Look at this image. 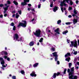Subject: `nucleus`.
<instances>
[{
	"label": "nucleus",
	"instance_id": "f257e3e1",
	"mask_svg": "<svg viewBox=\"0 0 79 79\" xmlns=\"http://www.w3.org/2000/svg\"><path fill=\"white\" fill-rule=\"evenodd\" d=\"M66 2L68 4H70L71 5H72L73 4V2L71 0H64L62 2H61V3L60 4L61 6H67V4L64 3L65 2Z\"/></svg>",
	"mask_w": 79,
	"mask_h": 79
},
{
	"label": "nucleus",
	"instance_id": "f03ea898",
	"mask_svg": "<svg viewBox=\"0 0 79 79\" xmlns=\"http://www.w3.org/2000/svg\"><path fill=\"white\" fill-rule=\"evenodd\" d=\"M40 34H41V31L40 29H36L35 32L34 33V35H35L36 37H40Z\"/></svg>",
	"mask_w": 79,
	"mask_h": 79
},
{
	"label": "nucleus",
	"instance_id": "7ed1b4c3",
	"mask_svg": "<svg viewBox=\"0 0 79 79\" xmlns=\"http://www.w3.org/2000/svg\"><path fill=\"white\" fill-rule=\"evenodd\" d=\"M70 47H73L77 48V41L75 40V41H71V44H70Z\"/></svg>",
	"mask_w": 79,
	"mask_h": 79
},
{
	"label": "nucleus",
	"instance_id": "20e7f679",
	"mask_svg": "<svg viewBox=\"0 0 79 79\" xmlns=\"http://www.w3.org/2000/svg\"><path fill=\"white\" fill-rule=\"evenodd\" d=\"M22 22L23 23H19V24L18 26V27H20V26H22L23 27H26V25H27L26 22L24 20H23Z\"/></svg>",
	"mask_w": 79,
	"mask_h": 79
},
{
	"label": "nucleus",
	"instance_id": "39448f33",
	"mask_svg": "<svg viewBox=\"0 0 79 79\" xmlns=\"http://www.w3.org/2000/svg\"><path fill=\"white\" fill-rule=\"evenodd\" d=\"M69 79H77V76H75L73 77V74L71 73H69Z\"/></svg>",
	"mask_w": 79,
	"mask_h": 79
},
{
	"label": "nucleus",
	"instance_id": "423d86ee",
	"mask_svg": "<svg viewBox=\"0 0 79 79\" xmlns=\"http://www.w3.org/2000/svg\"><path fill=\"white\" fill-rule=\"evenodd\" d=\"M8 4H5V6L6 7H4L3 9L4 10V13H6V10H8V8L9 7V6H7Z\"/></svg>",
	"mask_w": 79,
	"mask_h": 79
},
{
	"label": "nucleus",
	"instance_id": "0eeeda50",
	"mask_svg": "<svg viewBox=\"0 0 79 79\" xmlns=\"http://www.w3.org/2000/svg\"><path fill=\"white\" fill-rule=\"evenodd\" d=\"M24 2H22L21 4L22 5H23V6L27 5L26 2H29V0H24Z\"/></svg>",
	"mask_w": 79,
	"mask_h": 79
},
{
	"label": "nucleus",
	"instance_id": "6e6552de",
	"mask_svg": "<svg viewBox=\"0 0 79 79\" xmlns=\"http://www.w3.org/2000/svg\"><path fill=\"white\" fill-rule=\"evenodd\" d=\"M18 38H19V36L17 34H15L14 36V40H17L18 39Z\"/></svg>",
	"mask_w": 79,
	"mask_h": 79
},
{
	"label": "nucleus",
	"instance_id": "1a4fd4ad",
	"mask_svg": "<svg viewBox=\"0 0 79 79\" xmlns=\"http://www.w3.org/2000/svg\"><path fill=\"white\" fill-rule=\"evenodd\" d=\"M77 19H73V24H75L76 23H77L78 22V19H79V18L77 17Z\"/></svg>",
	"mask_w": 79,
	"mask_h": 79
},
{
	"label": "nucleus",
	"instance_id": "9d476101",
	"mask_svg": "<svg viewBox=\"0 0 79 79\" xmlns=\"http://www.w3.org/2000/svg\"><path fill=\"white\" fill-rule=\"evenodd\" d=\"M30 76H32V77H36L37 76V75L35 74V72H32V73L30 74Z\"/></svg>",
	"mask_w": 79,
	"mask_h": 79
},
{
	"label": "nucleus",
	"instance_id": "9b49d317",
	"mask_svg": "<svg viewBox=\"0 0 79 79\" xmlns=\"http://www.w3.org/2000/svg\"><path fill=\"white\" fill-rule=\"evenodd\" d=\"M3 58L2 57L0 58V61H2L1 62V64H5V61L4 60H3Z\"/></svg>",
	"mask_w": 79,
	"mask_h": 79
},
{
	"label": "nucleus",
	"instance_id": "f8f14e48",
	"mask_svg": "<svg viewBox=\"0 0 79 79\" xmlns=\"http://www.w3.org/2000/svg\"><path fill=\"white\" fill-rule=\"evenodd\" d=\"M52 55L54 56H55V57H58V56L57 55V52H55L52 53Z\"/></svg>",
	"mask_w": 79,
	"mask_h": 79
},
{
	"label": "nucleus",
	"instance_id": "ddd939ff",
	"mask_svg": "<svg viewBox=\"0 0 79 79\" xmlns=\"http://www.w3.org/2000/svg\"><path fill=\"white\" fill-rule=\"evenodd\" d=\"M58 10V7H55L54 8L53 11L54 12H56Z\"/></svg>",
	"mask_w": 79,
	"mask_h": 79
},
{
	"label": "nucleus",
	"instance_id": "4468645a",
	"mask_svg": "<svg viewBox=\"0 0 79 79\" xmlns=\"http://www.w3.org/2000/svg\"><path fill=\"white\" fill-rule=\"evenodd\" d=\"M59 29H60L59 28H58L55 30L56 32V33L58 34H60V32H58Z\"/></svg>",
	"mask_w": 79,
	"mask_h": 79
},
{
	"label": "nucleus",
	"instance_id": "2eb2a0df",
	"mask_svg": "<svg viewBox=\"0 0 79 79\" xmlns=\"http://www.w3.org/2000/svg\"><path fill=\"white\" fill-rule=\"evenodd\" d=\"M71 54L69 53H67V54H66L65 55V57H68V56H70Z\"/></svg>",
	"mask_w": 79,
	"mask_h": 79
},
{
	"label": "nucleus",
	"instance_id": "dca6fc26",
	"mask_svg": "<svg viewBox=\"0 0 79 79\" xmlns=\"http://www.w3.org/2000/svg\"><path fill=\"white\" fill-rule=\"evenodd\" d=\"M34 44V43L33 41L29 43V45L30 46H33Z\"/></svg>",
	"mask_w": 79,
	"mask_h": 79
},
{
	"label": "nucleus",
	"instance_id": "f3484780",
	"mask_svg": "<svg viewBox=\"0 0 79 79\" xmlns=\"http://www.w3.org/2000/svg\"><path fill=\"white\" fill-rule=\"evenodd\" d=\"M73 12L75 14V15H77L78 13V12L77 11V10H76L75 9L73 10Z\"/></svg>",
	"mask_w": 79,
	"mask_h": 79
},
{
	"label": "nucleus",
	"instance_id": "a211bd4d",
	"mask_svg": "<svg viewBox=\"0 0 79 79\" xmlns=\"http://www.w3.org/2000/svg\"><path fill=\"white\" fill-rule=\"evenodd\" d=\"M38 64H39V63H36L33 65V66L34 68H35L37 66Z\"/></svg>",
	"mask_w": 79,
	"mask_h": 79
},
{
	"label": "nucleus",
	"instance_id": "6ab92c4d",
	"mask_svg": "<svg viewBox=\"0 0 79 79\" xmlns=\"http://www.w3.org/2000/svg\"><path fill=\"white\" fill-rule=\"evenodd\" d=\"M56 73H54L53 76H52V77L53 78H56Z\"/></svg>",
	"mask_w": 79,
	"mask_h": 79
},
{
	"label": "nucleus",
	"instance_id": "aec40b11",
	"mask_svg": "<svg viewBox=\"0 0 79 79\" xmlns=\"http://www.w3.org/2000/svg\"><path fill=\"white\" fill-rule=\"evenodd\" d=\"M70 60V57H68L65 59V61H67L68 62H69V60Z\"/></svg>",
	"mask_w": 79,
	"mask_h": 79
},
{
	"label": "nucleus",
	"instance_id": "412c9836",
	"mask_svg": "<svg viewBox=\"0 0 79 79\" xmlns=\"http://www.w3.org/2000/svg\"><path fill=\"white\" fill-rule=\"evenodd\" d=\"M48 32H49V34L50 35H51V36H53V33L52 32H50V30H48Z\"/></svg>",
	"mask_w": 79,
	"mask_h": 79
},
{
	"label": "nucleus",
	"instance_id": "4be33fe9",
	"mask_svg": "<svg viewBox=\"0 0 79 79\" xmlns=\"http://www.w3.org/2000/svg\"><path fill=\"white\" fill-rule=\"evenodd\" d=\"M19 15H18V13H17L16 14V18H19Z\"/></svg>",
	"mask_w": 79,
	"mask_h": 79
},
{
	"label": "nucleus",
	"instance_id": "5701e85b",
	"mask_svg": "<svg viewBox=\"0 0 79 79\" xmlns=\"http://www.w3.org/2000/svg\"><path fill=\"white\" fill-rule=\"evenodd\" d=\"M69 68H71V66H72V63H69Z\"/></svg>",
	"mask_w": 79,
	"mask_h": 79
},
{
	"label": "nucleus",
	"instance_id": "b1692460",
	"mask_svg": "<svg viewBox=\"0 0 79 79\" xmlns=\"http://www.w3.org/2000/svg\"><path fill=\"white\" fill-rule=\"evenodd\" d=\"M24 40V39L23 38H21L20 39V42H23Z\"/></svg>",
	"mask_w": 79,
	"mask_h": 79
},
{
	"label": "nucleus",
	"instance_id": "393cba45",
	"mask_svg": "<svg viewBox=\"0 0 79 79\" xmlns=\"http://www.w3.org/2000/svg\"><path fill=\"white\" fill-rule=\"evenodd\" d=\"M68 32V31L67 30L66 31H63L62 33H63V34H66V33H67V32Z\"/></svg>",
	"mask_w": 79,
	"mask_h": 79
},
{
	"label": "nucleus",
	"instance_id": "a878e982",
	"mask_svg": "<svg viewBox=\"0 0 79 79\" xmlns=\"http://www.w3.org/2000/svg\"><path fill=\"white\" fill-rule=\"evenodd\" d=\"M20 73H21L22 74H24L25 73L24 72V70H21L20 71Z\"/></svg>",
	"mask_w": 79,
	"mask_h": 79
},
{
	"label": "nucleus",
	"instance_id": "bb28decb",
	"mask_svg": "<svg viewBox=\"0 0 79 79\" xmlns=\"http://www.w3.org/2000/svg\"><path fill=\"white\" fill-rule=\"evenodd\" d=\"M13 3L16 5H18V2H16L15 1H14Z\"/></svg>",
	"mask_w": 79,
	"mask_h": 79
},
{
	"label": "nucleus",
	"instance_id": "cd10ccee",
	"mask_svg": "<svg viewBox=\"0 0 79 79\" xmlns=\"http://www.w3.org/2000/svg\"><path fill=\"white\" fill-rule=\"evenodd\" d=\"M61 23V20H59L57 21V24H60Z\"/></svg>",
	"mask_w": 79,
	"mask_h": 79
},
{
	"label": "nucleus",
	"instance_id": "c85d7f7f",
	"mask_svg": "<svg viewBox=\"0 0 79 79\" xmlns=\"http://www.w3.org/2000/svg\"><path fill=\"white\" fill-rule=\"evenodd\" d=\"M44 40L43 38H41L39 40L40 42H42L43 40Z\"/></svg>",
	"mask_w": 79,
	"mask_h": 79
},
{
	"label": "nucleus",
	"instance_id": "c756f323",
	"mask_svg": "<svg viewBox=\"0 0 79 79\" xmlns=\"http://www.w3.org/2000/svg\"><path fill=\"white\" fill-rule=\"evenodd\" d=\"M55 50V49L54 48H52L51 49V51L52 52H54Z\"/></svg>",
	"mask_w": 79,
	"mask_h": 79
},
{
	"label": "nucleus",
	"instance_id": "7c9ffc66",
	"mask_svg": "<svg viewBox=\"0 0 79 79\" xmlns=\"http://www.w3.org/2000/svg\"><path fill=\"white\" fill-rule=\"evenodd\" d=\"M74 71V67L72 68L71 69V72H73Z\"/></svg>",
	"mask_w": 79,
	"mask_h": 79
},
{
	"label": "nucleus",
	"instance_id": "2f4dec72",
	"mask_svg": "<svg viewBox=\"0 0 79 79\" xmlns=\"http://www.w3.org/2000/svg\"><path fill=\"white\" fill-rule=\"evenodd\" d=\"M67 72H68V73H69H69H70L71 74H73V73H72L71 72L69 73V72H70V69H68Z\"/></svg>",
	"mask_w": 79,
	"mask_h": 79
},
{
	"label": "nucleus",
	"instance_id": "473e14b6",
	"mask_svg": "<svg viewBox=\"0 0 79 79\" xmlns=\"http://www.w3.org/2000/svg\"><path fill=\"white\" fill-rule=\"evenodd\" d=\"M65 24L67 25H68V24H72V23H71V22H67V23H65Z\"/></svg>",
	"mask_w": 79,
	"mask_h": 79
},
{
	"label": "nucleus",
	"instance_id": "72a5a7b5",
	"mask_svg": "<svg viewBox=\"0 0 79 79\" xmlns=\"http://www.w3.org/2000/svg\"><path fill=\"white\" fill-rule=\"evenodd\" d=\"M75 68L76 69H79V67H77V64H75Z\"/></svg>",
	"mask_w": 79,
	"mask_h": 79
},
{
	"label": "nucleus",
	"instance_id": "f704fd0d",
	"mask_svg": "<svg viewBox=\"0 0 79 79\" xmlns=\"http://www.w3.org/2000/svg\"><path fill=\"white\" fill-rule=\"evenodd\" d=\"M66 71H67L66 69H64V74H66Z\"/></svg>",
	"mask_w": 79,
	"mask_h": 79
},
{
	"label": "nucleus",
	"instance_id": "c9c22d12",
	"mask_svg": "<svg viewBox=\"0 0 79 79\" xmlns=\"http://www.w3.org/2000/svg\"><path fill=\"white\" fill-rule=\"evenodd\" d=\"M7 3H8V4H11V2H10V1H7Z\"/></svg>",
	"mask_w": 79,
	"mask_h": 79
},
{
	"label": "nucleus",
	"instance_id": "e433bc0d",
	"mask_svg": "<svg viewBox=\"0 0 79 79\" xmlns=\"http://www.w3.org/2000/svg\"><path fill=\"white\" fill-rule=\"evenodd\" d=\"M10 26H14L15 24H14V23H12L11 24H10Z\"/></svg>",
	"mask_w": 79,
	"mask_h": 79
},
{
	"label": "nucleus",
	"instance_id": "4c0bfd02",
	"mask_svg": "<svg viewBox=\"0 0 79 79\" xmlns=\"http://www.w3.org/2000/svg\"><path fill=\"white\" fill-rule=\"evenodd\" d=\"M77 51H75L73 53L74 55H77Z\"/></svg>",
	"mask_w": 79,
	"mask_h": 79
},
{
	"label": "nucleus",
	"instance_id": "58836bf2",
	"mask_svg": "<svg viewBox=\"0 0 79 79\" xmlns=\"http://www.w3.org/2000/svg\"><path fill=\"white\" fill-rule=\"evenodd\" d=\"M50 7H52L53 6V2H51L50 3Z\"/></svg>",
	"mask_w": 79,
	"mask_h": 79
},
{
	"label": "nucleus",
	"instance_id": "ea45409f",
	"mask_svg": "<svg viewBox=\"0 0 79 79\" xmlns=\"http://www.w3.org/2000/svg\"><path fill=\"white\" fill-rule=\"evenodd\" d=\"M35 18H33V19H32L31 20V22H34V21H35Z\"/></svg>",
	"mask_w": 79,
	"mask_h": 79
},
{
	"label": "nucleus",
	"instance_id": "a19ab883",
	"mask_svg": "<svg viewBox=\"0 0 79 79\" xmlns=\"http://www.w3.org/2000/svg\"><path fill=\"white\" fill-rule=\"evenodd\" d=\"M72 10V7H69V10L70 11V10Z\"/></svg>",
	"mask_w": 79,
	"mask_h": 79
},
{
	"label": "nucleus",
	"instance_id": "79ce46f5",
	"mask_svg": "<svg viewBox=\"0 0 79 79\" xmlns=\"http://www.w3.org/2000/svg\"><path fill=\"white\" fill-rule=\"evenodd\" d=\"M60 74V73L58 72L57 73H56V76H59Z\"/></svg>",
	"mask_w": 79,
	"mask_h": 79
},
{
	"label": "nucleus",
	"instance_id": "37998d69",
	"mask_svg": "<svg viewBox=\"0 0 79 79\" xmlns=\"http://www.w3.org/2000/svg\"><path fill=\"white\" fill-rule=\"evenodd\" d=\"M61 10L62 13H63V12H64V11H63V7H61Z\"/></svg>",
	"mask_w": 79,
	"mask_h": 79
},
{
	"label": "nucleus",
	"instance_id": "c03bdc74",
	"mask_svg": "<svg viewBox=\"0 0 79 79\" xmlns=\"http://www.w3.org/2000/svg\"><path fill=\"white\" fill-rule=\"evenodd\" d=\"M55 61H56L57 60H58V57H55Z\"/></svg>",
	"mask_w": 79,
	"mask_h": 79
},
{
	"label": "nucleus",
	"instance_id": "a18cd8bd",
	"mask_svg": "<svg viewBox=\"0 0 79 79\" xmlns=\"http://www.w3.org/2000/svg\"><path fill=\"white\" fill-rule=\"evenodd\" d=\"M16 29V27H15V26H14L13 28V31H15Z\"/></svg>",
	"mask_w": 79,
	"mask_h": 79
},
{
	"label": "nucleus",
	"instance_id": "49530a36",
	"mask_svg": "<svg viewBox=\"0 0 79 79\" xmlns=\"http://www.w3.org/2000/svg\"><path fill=\"white\" fill-rule=\"evenodd\" d=\"M19 14L21 15V10L18 11Z\"/></svg>",
	"mask_w": 79,
	"mask_h": 79
},
{
	"label": "nucleus",
	"instance_id": "de8ad7c7",
	"mask_svg": "<svg viewBox=\"0 0 79 79\" xmlns=\"http://www.w3.org/2000/svg\"><path fill=\"white\" fill-rule=\"evenodd\" d=\"M76 3L77 4L79 3V1L78 0H76Z\"/></svg>",
	"mask_w": 79,
	"mask_h": 79
},
{
	"label": "nucleus",
	"instance_id": "09e8293b",
	"mask_svg": "<svg viewBox=\"0 0 79 79\" xmlns=\"http://www.w3.org/2000/svg\"><path fill=\"white\" fill-rule=\"evenodd\" d=\"M67 42H68V44H69V42H70V40H69L68 39H67Z\"/></svg>",
	"mask_w": 79,
	"mask_h": 79
},
{
	"label": "nucleus",
	"instance_id": "8fccbe9b",
	"mask_svg": "<svg viewBox=\"0 0 79 79\" xmlns=\"http://www.w3.org/2000/svg\"><path fill=\"white\" fill-rule=\"evenodd\" d=\"M5 53V51H3L1 52V53L2 55H3V54H4Z\"/></svg>",
	"mask_w": 79,
	"mask_h": 79
},
{
	"label": "nucleus",
	"instance_id": "3c124183",
	"mask_svg": "<svg viewBox=\"0 0 79 79\" xmlns=\"http://www.w3.org/2000/svg\"><path fill=\"white\" fill-rule=\"evenodd\" d=\"M41 6V5H39L38 6V8H40V6Z\"/></svg>",
	"mask_w": 79,
	"mask_h": 79
},
{
	"label": "nucleus",
	"instance_id": "603ef678",
	"mask_svg": "<svg viewBox=\"0 0 79 79\" xmlns=\"http://www.w3.org/2000/svg\"><path fill=\"white\" fill-rule=\"evenodd\" d=\"M3 4H0V7H3Z\"/></svg>",
	"mask_w": 79,
	"mask_h": 79
},
{
	"label": "nucleus",
	"instance_id": "864d4df0",
	"mask_svg": "<svg viewBox=\"0 0 79 79\" xmlns=\"http://www.w3.org/2000/svg\"><path fill=\"white\" fill-rule=\"evenodd\" d=\"M28 5L29 6H32V5H31V4H28Z\"/></svg>",
	"mask_w": 79,
	"mask_h": 79
},
{
	"label": "nucleus",
	"instance_id": "5fc2aeb1",
	"mask_svg": "<svg viewBox=\"0 0 79 79\" xmlns=\"http://www.w3.org/2000/svg\"><path fill=\"white\" fill-rule=\"evenodd\" d=\"M0 18H3V15H0Z\"/></svg>",
	"mask_w": 79,
	"mask_h": 79
},
{
	"label": "nucleus",
	"instance_id": "6e6d98bb",
	"mask_svg": "<svg viewBox=\"0 0 79 79\" xmlns=\"http://www.w3.org/2000/svg\"><path fill=\"white\" fill-rule=\"evenodd\" d=\"M31 8H28V11H30V10H31Z\"/></svg>",
	"mask_w": 79,
	"mask_h": 79
},
{
	"label": "nucleus",
	"instance_id": "4d7b16f0",
	"mask_svg": "<svg viewBox=\"0 0 79 79\" xmlns=\"http://www.w3.org/2000/svg\"><path fill=\"white\" fill-rule=\"evenodd\" d=\"M7 61H10V58L9 57H8L7 58Z\"/></svg>",
	"mask_w": 79,
	"mask_h": 79
},
{
	"label": "nucleus",
	"instance_id": "13d9d810",
	"mask_svg": "<svg viewBox=\"0 0 79 79\" xmlns=\"http://www.w3.org/2000/svg\"><path fill=\"white\" fill-rule=\"evenodd\" d=\"M4 16L5 17H6L7 16V14H5Z\"/></svg>",
	"mask_w": 79,
	"mask_h": 79
},
{
	"label": "nucleus",
	"instance_id": "bf43d9fd",
	"mask_svg": "<svg viewBox=\"0 0 79 79\" xmlns=\"http://www.w3.org/2000/svg\"><path fill=\"white\" fill-rule=\"evenodd\" d=\"M57 64H60V61H58L57 62Z\"/></svg>",
	"mask_w": 79,
	"mask_h": 79
},
{
	"label": "nucleus",
	"instance_id": "052dcab7",
	"mask_svg": "<svg viewBox=\"0 0 79 79\" xmlns=\"http://www.w3.org/2000/svg\"><path fill=\"white\" fill-rule=\"evenodd\" d=\"M31 10L32 11H35V10H34V9H32Z\"/></svg>",
	"mask_w": 79,
	"mask_h": 79
},
{
	"label": "nucleus",
	"instance_id": "680f3d73",
	"mask_svg": "<svg viewBox=\"0 0 79 79\" xmlns=\"http://www.w3.org/2000/svg\"><path fill=\"white\" fill-rule=\"evenodd\" d=\"M69 18H71L72 17V16L71 15H69L68 16Z\"/></svg>",
	"mask_w": 79,
	"mask_h": 79
},
{
	"label": "nucleus",
	"instance_id": "e2e57ef3",
	"mask_svg": "<svg viewBox=\"0 0 79 79\" xmlns=\"http://www.w3.org/2000/svg\"><path fill=\"white\" fill-rule=\"evenodd\" d=\"M4 54L5 55H6L7 54V52H5V51H4Z\"/></svg>",
	"mask_w": 79,
	"mask_h": 79
},
{
	"label": "nucleus",
	"instance_id": "0e129e2a",
	"mask_svg": "<svg viewBox=\"0 0 79 79\" xmlns=\"http://www.w3.org/2000/svg\"><path fill=\"white\" fill-rule=\"evenodd\" d=\"M32 50H33V51H35V48H33Z\"/></svg>",
	"mask_w": 79,
	"mask_h": 79
},
{
	"label": "nucleus",
	"instance_id": "69168bd1",
	"mask_svg": "<svg viewBox=\"0 0 79 79\" xmlns=\"http://www.w3.org/2000/svg\"><path fill=\"white\" fill-rule=\"evenodd\" d=\"M72 16H73V17H74L76 16V15L75 14H72Z\"/></svg>",
	"mask_w": 79,
	"mask_h": 79
},
{
	"label": "nucleus",
	"instance_id": "338daca9",
	"mask_svg": "<svg viewBox=\"0 0 79 79\" xmlns=\"http://www.w3.org/2000/svg\"><path fill=\"white\" fill-rule=\"evenodd\" d=\"M77 42H78V45H79V40H78Z\"/></svg>",
	"mask_w": 79,
	"mask_h": 79
},
{
	"label": "nucleus",
	"instance_id": "774afa93",
	"mask_svg": "<svg viewBox=\"0 0 79 79\" xmlns=\"http://www.w3.org/2000/svg\"><path fill=\"white\" fill-rule=\"evenodd\" d=\"M77 65H78L79 66V62H77Z\"/></svg>",
	"mask_w": 79,
	"mask_h": 79
}]
</instances>
